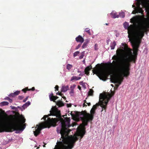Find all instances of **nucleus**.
<instances>
[{"label":"nucleus","instance_id":"f257e3e1","mask_svg":"<svg viewBox=\"0 0 149 149\" xmlns=\"http://www.w3.org/2000/svg\"><path fill=\"white\" fill-rule=\"evenodd\" d=\"M143 0H137V7L135 8L134 10L132 11V13L136 14V13H141L142 15H141L136 16L135 18H133V22H137V24L136 23L135 26H136L137 29L136 30V37L142 39L144 36V33L148 31L149 28V19L148 21L146 23H142L140 22L143 19L145 20L146 19L144 18V15H143L144 11L142 8L140 7V5L143 2ZM146 11L149 14V7H147L145 8Z\"/></svg>","mask_w":149,"mask_h":149},{"label":"nucleus","instance_id":"f03ea898","mask_svg":"<svg viewBox=\"0 0 149 149\" xmlns=\"http://www.w3.org/2000/svg\"><path fill=\"white\" fill-rule=\"evenodd\" d=\"M61 120L62 121V128L60 133L61 135V138L59 142L58 141L57 143L58 145H61L66 149H71L73 147L74 144L75 142L78 139V137H80V139H81L85 133V130H82L76 134L75 137H72L70 140V143L68 144L69 137L68 134L70 131L68 128L70 126L69 125L70 121V119H67L65 121L61 118Z\"/></svg>","mask_w":149,"mask_h":149},{"label":"nucleus","instance_id":"7ed1b4c3","mask_svg":"<svg viewBox=\"0 0 149 149\" xmlns=\"http://www.w3.org/2000/svg\"><path fill=\"white\" fill-rule=\"evenodd\" d=\"M129 40L133 48L134 55L132 54L131 49L128 47L127 45L125 43H122V45L125 48L124 49L129 51L130 54L129 57L123 58L117 63L118 65L121 68V69L124 70L125 69L126 71H130V63L132 62L134 63H135L139 50L138 49L141 40V39L136 37L133 38H130Z\"/></svg>","mask_w":149,"mask_h":149},{"label":"nucleus","instance_id":"20e7f679","mask_svg":"<svg viewBox=\"0 0 149 149\" xmlns=\"http://www.w3.org/2000/svg\"><path fill=\"white\" fill-rule=\"evenodd\" d=\"M124 58H120L117 55H115L113 56L112 59L115 61H113L112 63L109 62L105 63V68L104 70H102L101 69L100 64H98L96 65L97 67L93 70V74H95L100 79L105 81L107 79L108 76L111 74V72L108 70V68L112 66L117 72H118V65L117 63Z\"/></svg>","mask_w":149,"mask_h":149},{"label":"nucleus","instance_id":"39448f33","mask_svg":"<svg viewBox=\"0 0 149 149\" xmlns=\"http://www.w3.org/2000/svg\"><path fill=\"white\" fill-rule=\"evenodd\" d=\"M13 123L0 125V132H11L15 130H23L24 128L22 125L25 122L26 119L22 115L19 117L14 116Z\"/></svg>","mask_w":149,"mask_h":149},{"label":"nucleus","instance_id":"423d86ee","mask_svg":"<svg viewBox=\"0 0 149 149\" xmlns=\"http://www.w3.org/2000/svg\"><path fill=\"white\" fill-rule=\"evenodd\" d=\"M118 72H117L118 73V75L116 76H111L110 79L112 82L116 83L118 84H117L116 86L118 87L121 84L123 79V77H127L130 74L129 71H126L125 69L123 70L121 69L120 66L118 65Z\"/></svg>","mask_w":149,"mask_h":149},{"label":"nucleus","instance_id":"0eeeda50","mask_svg":"<svg viewBox=\"0 0 149 149\" xmlns=\"http://www.w3.org/2000/svg\"><path fill=\"white\" fill-rule=\"evenodd\" d=\"M94 108H92L90 111L91 114L87 113L85 111H82L81 112V115L83 116V117L81 118L82 122V125L83 127L86 126L89 121H92L94 117V115L95 113V110L96 108V106L94 105L93 106Z\"/></svg>","mask_w":149,"mask_h":149},{"label":"nucleus","instance_id":"6e6552de","mask_svg":"<svg viewBox=\"0 0 149 149\" xmlns=\"http://www.w3.org/2000/svg\"><path fill=\"white\" fill-rule=\"evenodd\" d=\"M114 94L113 93L112 94L108 93L107 94L105 93L100 94L99 102L100 105L102 108L101 112H102L103 110H105V112H106L108 102Z\"/></svg>","mask_w":149,"mask_h":149},{"label":"nucleus","instance_id":"1a4fd4ad","mask_svg":"<svg viewBox=\"0 0 149 149\" xmlns=\"http://www.w3.org/2000/svg\"><path fill=\"white\" fill-rule=\"evenodd\" d=\"M56 118H48L47 121H46L44 124L41 126L38 127L37 129L34 131V135L37 136L40 133V131L42 128H49L51 126H54L56 124V122L57 120Z\"/></svg>","mask_w":149,"mask_h":149},{"label":"nucleus","instance_id":"9d476101","mask_svg":"<svg viewBox=\"0 0 149 149\" xmlns=\"http://www.w3.org/2000/svg\"><path fill=\"white\" fill-rule=\"evenodd\" d=\"M135 17H134L131 19L130 22L134 23V24H131L129 26L127 22H125L124 24V26L125 29L128 30V37L129 39L130 38H133L136 37V30H135V27L136 28V26H135V24L137 23V22H133V18Z\"/></svg>","mask_w":149,"mask_h":149},{"label":"nucleus","instance_id":"9b49d317","mask_svg":"<svg viewBox=\"0 0 149 149\" xmlns=\"http://www.w3.org/2000/svg\"><path fill=\"white\" fill-rule=\"evenodd\" d=\"M50 113L48 115H45L44 116L43 118L45 121L46 120V118L49 116L51 115L54 116H56L57 118H56L57 119V120L56 122V124L54 126H55L56 125V123L58 121H60L61 123V125H62V121L61 120V118L63 119L64 121H65L67 119H70L69 118H66L63 119L61 117V113L60 111L56 107H52L51 109V110L50 111Z\"/></svg>","mask_w":149,"mask_h":149},{"label":"nucleus","instance_id":"f8f14e48","mask_svg":"<svg viewBox=\"0 0 149 149\" xmlns=\"http://www.w3.org/2000/svg\"><path fill=\"white\" fill-rule=\"evenodd\" d=\"M76 41L77 42H79L81 44L84 41V39L80 35H79L75 38Z\"/></svg>","mask_w":149,"mask_h":149},{"label":"nucleus","instance_id":"ddd939ff","mask_svg":"<svg viewBox=\"0 0 149 149\" xmlns=\"http://www.w3.org/2000/svg\"><path fill=\"white\" fill-rule=\"evenodd\" d=\"M92 69V66L91 65L86 67L84 70L85 74L88 75L89 74V71Z\"/></svg>","mask_w":149,"mask_h":149},{"label":"nucleus","instance_id":"4468645a","mask_svg":"<svg viewBox=\"0 0 149 149\" xmlns=\"http://www.w3.org/2000/svg\"><path fill=\"white\" fill-rule=\"evenodd\" d=\"M110 15H111V17L113 18H118L119 17V15H118L117 13L116 12L113 11L110 13Z\"/></svg>","mask_w":149,"mask_h":149},{"label":"nucleus","instance_id":"2eb2a0df","mask_svg":"<svg viewBox=\"0 0 149 149\" xmlns=\"http://www.w3.org/2000/svg\"><path fill=\"white\" fill-rule=\"evenodd\" d=\"M69 89V86L68 85L62 86L61 88V91L63 92H66Z\"/></svg>","mask_w":149,"mask_h":149},{"label":"nucleus","instance_id":"dca6fc26","mask_svg":"<svg viewBox=\"0 0 149 149\" xmlns=\"http://www.w3.org/2000/svg\"><path fill=\"white\" fill-rule=\"evenodd\" d=\"M35 90L34 87H33L31 89H29L28 87L26 88H25L23 89L22 91L24 93H26L27 91H33Z\"/></svg>","mask_w":149,"mask_h":149},{"label":"nucleus","instance_id":"f3484780","mask_svg":"<svg viewBox=\"0 0 149 149\" xmlns=\"http://www.w3.org/2000/svg\"><path fill=\"white\" fill-rule=\"evenodd\" d=\"M20 93L19 91H17L13 93H12L9 95L10 97H15L16 96L18 95Z\"/></svg>","mask_w":149,"mask_h":149},{"label":"nucleus","instance_id":"a211bd4d","mask_svg":"<svg viewBox=\"0 0 149 149\" xmlns=\"http://www.w3.org/2000/svg\"><path fill=\"white\" fill-rule=\"evenodd\" d=\"M56 104L59 107H61L64 106V104L61 100L57 101L56 102Z\"/></svg>","mask_w":149,"mask_h":149},{"label":"nucleus","instance_id":"6ab92c4d","mask_svg":"<svg viewBox=\"0 0 149 149\" xmlns=\"http://www.w3.org/2000/svg\"><path fill=\"white\" fill-rule=\"evenodd\" d=\"M49 96L50 100L51 101H53L54 102H56L54 100L55 99V96L53 95V93H52L51 94H50L49 95Z\"/></svg>","mask_w":149,"mask_h":149},{"label":"nucleus","instance_id":"aec40b11","mask_svg":"<svg viewBox=\"0 0 149 149\" xmlns=\"http://www.w3.org/2000/svg\"><path fill=\"white\" fill-rule=\"evenodd\" d=\"M116 45V42L115 41H113L112 42H111L110 47L111 49H114Z\"/></svg>","mask_w":149,"mask_h":149},{"label":"nucleus","instance_id":"412c9836","mask_svg":"<svg viewBox=\"0 0 149 149\" xmlns=\"http://www.w3.org/2000/svg\"><path fill=\"white\" fill-rule=\"evenodd\" d=\"M89 42V40L87 39L85 41L84 43L82 46V47L83 48H84L86 47L87 46V44Z\"/></svg>","mask_w":149,"mask_h":149},{"label":"nucleus","instance_id":"4be33fe9","mask_svg":"<svg viewBox=\"0 0 149 149\" xmlns=\"http://www.w3.org/2000/svg\"><path fill=\"white\" fill-rule=\"evenodd\" d=\"M30 104V102L29 101L27 102L26 103L24 104L22 106V107L24 109H25L27 107L29 106Z\"/></svg>","mask_w":149,"mask_h":149},{"label":"nucleus","instance_id":"5701e85b","mask_svg":"<svg viewBox=\"0 0 149 149\" xmlns=\"http://www.w3.org/2000/svg\"><path fill=\"white\" fill-rule=\"evenodd\" d=\"M81 78L80 77H78L76 76H73L71 78V81H72L74 80H78L80 79Z\"/></svg>","mask_w":149,"mask_h":149},{"label":"nucleus","instance_id":"b1692460","mask_svg":"<svg viewBox=\"0 0 149 149\" xmlns=\"http://www.w3.org/2000/svg\"><path fill=\"white\" fill-rule=\"evenodd\" d=\"M8 104V102H7L3 101L0 103V105L1 106L7 105Z\"/></svg>","mask_w":149,"mask_h":149},{"label":"nucleus","instance_id":"393cba45","mask_svg":"<svg viewBox=\"0 0 149 149\" xmlns=\"http://www.w3.org/2000/svg\"><path fill=\"white\" fill-rule=\"evenodd\" d=\"M123 49H119L116 50V53L118 56L121 55V53L123 51Z\"/></svg>","mask_w":149,"mask_h":149},{"label":"nucleus","instance_id":"a878e982","mask_svg":"<svg viewBox=\"0 0 149 149\" xmlns=\"http://www.w3.org/2000/svg\"><path fill=\"white\" fill-rule=\"evenodd\" d=\"M73 67L72 65L68 64L66 65V69L68 70H70Z\"/></svg>","mask_w":149,"mask_h":149},{"label":"nucleus","instance_id":"bb28decb","mask_svg":"<svg viewBox=\"0 0 149 149\" xmlns=\"http://www.w3.org/2000/svg\"><path fill=\"white\" fill-rule=\"evenodd\" d=\"M93 91L92 89H90L88 92V95L90 96H92L93 95Z\"/></svg>","mask_w":149,"mask_h":149},{"label":"nucleus","instance_id":"cd10ccee","mask_svg":"<svg viewBox=\"0 0 149 149\" xmlns=\"http://www.w3.org/2000/svg\"><path fill=\"white\" fill-rule=\"evenodd\" d=\"M85 31L89 35H91V33L90 31V30L88 28H86L85 30Z\"/></svg>","mask_w":149,"mask_h":149},{"label":"nucleus","instance_id":"c85d7f7f","mask_svg":"<svg viewBox=\"0 0 149 149\" xmlns=\"http://www.w3.org/2000/svg\"><path fill=\"white\" fill-rule=\"evenodd\" d=\"M119 17H121L122 18L124 17L125 16V14L123 13H120L119 15Z\"/></svg>","mask_w":149,"mask_h":149},{"label":"nucleus","instance_id":"c756f323","mask_svg":"<svg viewBox=\"0 0 149 149\" xmlns=\"http://www.w3.org/2000/svg\"><path fill=\"white\" fill-rule=\"evenodd\" d=\"M79 53V51L76 52L74 53L73 56L75 57L78 55Z\"/></svg>","mask_w":149,"mask_h":149},{"label":"nucleus","instance_id":"7c9ffc66","mask_svg":"<svg viewBox=\"0 0 149 149\" xmlns=\"http://www.w3.org/2000/svg\"><path fill=\"white\" fill-rule=\"evenodd\" d=\"M84 56V53L83 52H82L81 53V56L79 57V58L80 59H81L83 58Z\"/></svg>","mask_w":149,"mask_h":149},{"label":"nucleus","instance_id":"2f4dec72","mask_svg":"<svg viewBox=\"0 0 149 149\" xmlns=\"http://www.w3.org/2000/svg\"><path fill=\"white\" fill-rule=\"evenodd\" d=\"M95 50H97L98 49V45L97 44H95Z\"/></svg>","mask_w":149,"mask_h":149},{"label":"nucleus","instance_id":"473e14b6","mask_svg":"<svg viewBox=\"0 0 149 149\" xmlns=\"http://www.w3.org/2000/svg\"><path fill=\"white\" fill-rule=\"evenodd\" d=\"M75 85H72L70 86V88L71 89H74V88H75Z\"/></svg>","mask_w":149,"mask_h":149},{"label":"nucleus","instance_id":"72a5a7b5","mask_svg":"<svg viewBox=\"0 0 149 149\" xmlns=\"http://www.w3.org/2000/svg\"><path fill=\"white\" fill-rule=\"evenodd\" d=\"M56 95H61V96H62V95H63V94H62L61 92L59 93L58 92L57 93H56Z\"/></svg>","mask_w":149,"mask_h":149},{"label":"nucleus","instance_id":"f704fd0d","mask_svg":"<svg viewBox=\"0 0 149 149\" xmlns=\"http://www.w3.org/2000/svg\"><path fill=\"white\" fill-rule=\"evenodd\" d=\"M81 44H79L76 47L75 49H79L81 46Z\"/></svg>","mask_w":149,"mask_h":149},{"label":"nucleus","instance_id":"c9c22d12","mask_svg":"<svg viewBox=\"0 0 149 149\" xmlns=\"http://www.w3.org/2000/svg\"><path fill=\"white\" fill-rule=\"evenodd\" d=\"M60 147V149H66V148H65L63 146H62L61 145H58Z\"/></svg>","mask_w":149,"mask_h":149},{"label":"nucleus","instance_id":"e433bc0d","mask_svg":"<svg viewBox=\"0 0 149 149\" xmlns=\"http://www.w3.org/2000/svg\"><path fill=\"white\" fill-rule=\"evenodd\" d=\"M74 93V89H71L70 91V94H73V93Z\"/></svg>","mask_w":149,"mask_h":149},{"label":"nucleus","instance_id":"4c0bfd02","mask_svg":"<svg viewBox=\"0 0 149 149\" xmlns=\"http://www.w3.org/2000/svg\"><path fill=\"white\" fill-rule=\"evenodd\" d=\"M24 98V97L22 96H18V98L19 100H22V99Z\"/></svg>","mask_w":149,"mask_h":149},{"label":"nucleus","instance_id":"58836bf2","mask_svg":"<svg viewBox=\"0 0 149 149\" xmlns=\"http://www.w3.org/2000/svg\"><path fill=\"white\" fill-rule=\"evenodd\" d=\"M67 106L68 107H71L72 104H67Z\"/></svg>","mask_w":149,"mask_h":149},{"label":"nucleus","instance_id":"ea45409f","mask_svg":"<svg viewBox=\"0 0 149 149\" xmlns=\"http://www.w3.org/2000/svg\"><path fill=\"white\" fill-rule=\"evenodd\" d=\"M28 96H27V97H26L25 99H24V100H23V102H25L26 100H27L28 99Z\"/></svg>","mask_w":149,"mask_h":149},{"label":"nucleus","instance_id":"a19ab883","mask_svg":"<svg viewBox=\"0 0 149 149\" xmlns=\"http://www.w3.org/2000/svg\"><path fill=\"white\" fill-rule=\"evenodd\" d=\"M58 85H56L55 86V88L56 90L58 91Z\"/></svg>","mask_w":149,"mask_h":149},{"label":"nucleus","instance_id":"79ce46f5","mask_svg":"<svg viewBox=\"0 0 149 149\" xmlns=\"http://www.w3.org/2000/svg\"><path fill=\"white\" fill-rule=\"evenodd\" d=\"M7 98H8V100L10 102H12V100L10 99L9 97H7Z\"/></svg>","mask_w":149,"mask_h":149},{"label":"nucleus","instance_id":"37998d69","mask_svg":"<svg viewBox=\"0 0 149 149\" xmlns=\"http://www.w3.org/2000/svg\"><path fill=\"white\" fill-rule=\"evenodd\" d=\"M86 104H87V105H88V106H90L91 105V103L90 102H89V103H87H87H86Z\"/></svg>","mask_w":149,"mask_h":149},{"label":"nucleus","instance_id":"c03bdc74","mask_svg":"<svg viewBox=\"0 0 149 149\" xmlns=\"http://www.w3.org/2000/svg\"><path fill=\"white\" fill-rule=\"evenodd\" d=\"M61 97H62V98H63V99H65V100L66 99L65 97L64 96V95H62V96Z\"/></svg>","mask_w":149,"mask_h":149},{"label":"nucleus","instance_id":"a18cd8bd","mask_svg":"<svg viewBox=\"0 0 149 149\" xmlns=\"http://www.w3.org/2000/svg\"><path fill=\"white\" fill-rule=\"evenodd\" d=\"M87 106V105L86 104H85V103H84L83 104V106L84 107H86Z\"/></svg>","mask_w":149,"mask_h":149},{"label":"nucleus","instance_id":"49530a36","mask_svg":"<svg viewBox=\"0 0 149 149\" xmlns=\"http://www.w3.org/2000/svg\"><path fill=\"white\" fill-rule=\"evenodd\" d=\"M58 98V97H57V96H55V100H56Z\"/></svg>","mask_w":149,"mask_h":149},{"label":"nucleus","instance_id":"de8ad7c7","mask_svg":"<svg viewBox=\"0 0 149 149\" xmlns=\"http://www.w3.org/2000/svg\"><path fill=\"white\" fill-rule=\"evenodd\" d=\"M78 88L79 90H81V87L79 86H78Z\"/></svg>","mask_w":149,"mask_h":149},{"label":"nucleus","instance_id":"09e8293b","mask_svg":"<svg viewBox=\"0 0 149 149\" xmlns=\"http://www.w3.org/2000/svg\"><path fill=\"white\" fill-rule=\"evenodd\" d=\"M83 83V81H81L79 83L80 84H81V85H82V83Z\"/></svg>","mask_w":149,"mask_h":149},{"label":"nucleus","instance_id":"8fccbe9b","mask_svg":"<svg viewBox=\"0 0 149 149\" xmlns=\"http://www.w3.org/2000/svg\"><path fill=\"white\" fill-rule=\"evenodd\" d=\"M84 103H86H86H87L86 100H84Z\"/></svg>","mask_w":149,"mask_h":149},{"label":"nucleus","instance_id":"3c124183","mask_svg":"<svg viewBox=\"0 0 149 149\" xmlns=\"http://www.w3.org/2000/svg\"><path fill=\"white\" fill-rule=\"evenodd\" d=\"M7 97H7L5 98V99L7 100H8V98H7Z\"/></svg>","mask_w":149,"mask_h":149},{"label":"nucleus","instance_id":"603ef678","mask_svg":"<svg viewBox=\"0 0 149 149\" xmlns=\"http://www.w3.org/2000/svg\"><path fill=\"white\" fill-rule=\"evenodd\" d=\"M79 76H82L83 75H82L81 74H80L79 75Z\"/></svg>","mask_w":149,"mask_h":149},{"label":"nucleus","instance_id":"864d4df0","mask_svg":"<svg viewBox=\"0 0 149 149\" xmlns=\"http://www.w3.org/2000/svg\"><path fill=\"white\" fill-rule=\"evenodd\" d=\"M43 146V147H45V145H44Z\"/></svg>","mask_w":149,"mask_h":149},{"label":"nucleus","instance_id":"5fc2aeb1","mask_svg":"<svg viewBox=\"0 0 149 149\" xmlns=\"http://www.w3.org/2000/svg\"><path fill=\"white\" fill-rule=\"evenodd\" d=\"M106 25H108V24H107V23H106Z\"/></svg>","mask_w":149,"mask_h":149},{"label":"nucleus","instance_id":"6e6d98bb","mask_svg":"<svg viewBox=\"0 0 149 149\" xmlns=\"http://www.w3.org/2000/svg\"><path fill=\"white\" fill-rule=\"evenodd\" d=\"M135 7V6H134V5H132V7Z\"/></svg>","mask_w":149,"mask_h":149},{"label":"nucleus","instance_id":"4d7b16f0","mask_svg":"<svg viewBox=\"0 0 149 149\" xmlns=\"http://www.w3.org/2000/svg\"><path fill=\"white\" fill-rule=\"evenodd\" d=\"M83 62H85V60H83Z\"/></svg>","mask_w":149,"mask_h":149},{"label":"nucleus","instance_id":"13d9d810","mask_svg":"<svg viewBox=\"0 0 149 149\" xmlns=\"http://www.w3.org/2000/svg\"><path fill=\"white\" fill-rule=\"evenodd\" d=\"M64 116H64V115H63V117H64Z\"/></svg>","mask_w":149,"mask_h":149},{"label":"nucleus","instance_id":"bf43d9fd","mask_svg":"<svg viewBox=\"0 0 149 149\" xmlns=\"http://www.w3.org/2000/svg\"><path fill=\"white\" fill-rule=\"evenodd\" d=\"M78 72H79V71H78Z\"/></svg>","mask_w":149,"mask_h":149}]
</instances>
